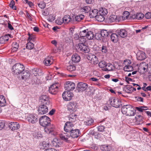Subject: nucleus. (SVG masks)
I'll list each match as a JSON object with an SVG mask.
<instances>
[{
	"label": "nucleus",
	"mask_w": 151,
	"mask_h": 151,
	"mask_svg": "<svg viewBox=\"0 0 151 151\" xmlns=\"http://www.w3.org/2000/svg\"><path fill=\"white\" fill-rule=\"evenodd\" d=\"M84 18V16L82 14L76 16L74 18H72V19H74V22L73 23H75V22H79L83 19Z\"/></svg>",
	"instance_id": "31"
},
{
	"label": "nucleus",
	"mask_w": 151,
	"mask_h": 151,
	"mask_svg": "<svg viewBox=\"0 0 151 151\" xmlns=\"http://www.w3.org/2000/svg\"><path fill=\"white\" fill-rule=\"evenodd\" d=\"M79 47L80 50L85 53H88L89 51L88 47L84 44L80 43L79 44Z\"/></svg>",
	"instance_id": "16"
},
{
	"label": "nucleus",
	"mask_w": 151,
	"mask_h": 151,
	"mask_svg": "<svg viewBox=\"0 0 151 151\" xmlns=\"http://www.w3.org/2000/svg\"><path fill=\"white\" fill-rule=\"evenodd\" d=\"M76 104L74 102L70 103L68 106V109L69 111H75L76 106Z\"/></svg>",
	"instance_id": "25"
},
{
	"label": "nucleus",
	"mask_w": 151,
	"mask_h": 151,
	"mask_svg": "<svg viewBox=\"0 0 151 151\" xmlns=\"http://www.w3.org/2000/svg\"><path fill=\"white\" fill-rule=\"evenodd\" d=\"M25 68L24 65L20 63L15 64L12 67V73L14 75H18L22 73Z\"/></svg>",
	"instance_id": "2"
},
{
	"label": "nucleus",
	"mask_w": 151,
	"mask_h": 151,
	"mask_svg": "<svg viewBox=\"0 0 151 151\" xmlns=\"http://www.w3.org/2000/svg\"><path fill=\"white\" fill-rule=\"evenodd\" d=\"M131 63L130 60H126L124 61V64L125 66L129 65L131 64Z\"/></svg>",
	"instance_id": "55"
},
{
	"label": "nucleus",
	"mask_w": 151,
	"mask_h": 151,
	"mask_svg": "<svg viewBox=\"0 0 151 151\" xmlns=\"http://www.w3.org/2000/svg\"><path fill=\"white\" fill-rule=\"evenodd\" d=\"M79 35L81 37H85L88 40L93 39L94 36L93 32L88 31V29L80 31Z\"/></svg>",
	"instance_id": "3"
},
{
	"label": "nucleus",
	"mask_w": 151,
	"mask_h": 151,
	"mask_svg": "<svg viewBox=\"0 0 151 151\" xmlns=\"http://www.w3.org/2000/svg\"><path fill=\"white\" fill-rule=\"evenodd\" d=\"M6 104V101L3 95H0V106H4Z\"/></svg>",
	"instance_id": "32"
},
{
	"label": "nucleus",
	"mask_w": 151,
	"mask_h": 151,
	"mask_svg": "<svg viewBox=\"0 0 151 151\" xmlns=\"http://www.w3.org/2000/svg\"><path fill=\"white\" fill-rule=\"evenodd\" d=\"M84 123L85 124L86 126H91L94 123V120L91 118L88 119L85 121Z\"/></svg>",
	"instance_id": "37"
},
{
	"label": "nucleus",
	"mask_w": 151,
	"mask_h": 151,
	"mask_svg": "<svg viewBox=\"0 0 151 151\" xmlns=\"http://www.w3.org/2000/svg\"><path fill=\"white\" fill-rule=\"evenodd\" d=\"M44 151H57V150L54 148H49L46 149Z\"/></svg>",
	"instance_id": "64"
},
{
	"label": "nucleus",
	"mask_w": 151,
	"mask_h": 151,
	"mask_svg": "<svg viewBox=\"0 0 151 151\" xmlns=\"http://www.w3.org/2000/svg\"><path fill=\"white\" fill-rule=\"evenodd\" d=\"M76 115L74 114L70 115L69 120L72 122H74L76 120Z\"/></svg>",
	"instance_id": "47"
},
{
	"label": "nucleus",
	"mask_w": 151,
	"mask_h": 151,
	"mask_svg": "<svg viewBox=\"0 0 151 151\" xmlns=\"http://www.w3.org/2000/svg\"><path fill=\"white\" fill-rule=\"evenodd\" d=\"M91 10V8L89 6H85L83 8V12L85 13H88Z\"/></svg>",
	"instance_id": "52"
},
{
	"label": "nucleus",
	"mask_w": 151,
	"mask_h": 151,
	"mask_svg": "<svg viewBox=\"0 0 151 151\" xmlns=\"http://www.w3.org/2000/svg\"><path fill=\"white\" fill-rule=\"evenodd\" d=\"M101 50L103 54H105L106 53L107 51L106 46L103 45L101 47Z\"/></svg>",
	"instance_id": "49"
},
{
	"label": "nucleus",
	"mask_w": 151,
	"mask_h": 151,
	"mask_svg": "<svg viewBox=\"0 0 151 151\" xmlns=\"http://www.w3.org/2000/svg\"><path fill=\"white\" fill-rule=\"evenodd\" d=\"M119 16H117L116 15H111L109 17V20L110 22H119L120 19H119Z\"/></svg>",
	"instance_id": "20"
},
{
	"label": "nucleus",
	"mask_w": 151,
	"mask_h": 151,
	"mask_svg": "<svg viewBox=\"0 0 151 151\" xmlns=\"http://www.w3.org/2000/svg\"><path fill=\"white\" fill-rule=\"evenodd\" d=\"M18 47V44L17 42H14L13 43L12 45V51L14 52L16 51Z\"/></svg>",
	"instance_id": "39"
},
{
	"label": "nucleus",
	"mask_w": 151,
	"mask_h": 151,
	"mask_svg": "<svg viewBox=\"0 0 151 151\" xmlns=\"http://www.w3.org/2000/svg\"><path fill=\"white\" fill-rule=\"evenodd\" d=\"M66 68L68 70L72 71L75 70L76 67L73 64L68 63L66 65Z\"/></svg>",
	"instance_id": "29"
},
{
	"label": "nucleus",
	"mask_w": 151,
	"mask_h": 151,
	"mask_svg": "<svg viewBox=\"0 0 151 151\" xmlns=\"http://www.w3.org/2000/svg\"><path fill=\"white\" fill-rule=\"evenodd\" d=\"M100 34L101 36L104 37H106L108 36L109 33L106 30L103 29L101 30Z\"/></svg>",
	"instance_id": "42"
},
{
	"label": "nucleus",
	"mask_w": 151,
	"mask_h": 151,
	"mask_svg": "<svg viewBox=\"0 0 151 151\" xmlns=\"http://www.w3.org/2000/svg\"><path fill=\"white\" fill-rule=\"evenodd\" d=\"M88 87L87 84L83 82L79 83L77 85V90L78 92H83Z\"/></svg>",
	"instance_id": "8"
},
{
	"label": "nucleus",
	"mask_w": 151,
	"mask_h": 151,
	"mask_svg": "<svg viewBox=\"0 0 151 151\" xmlns=\"http://www.w3.org/2000/svg\"><path fill=\"white\" fill-rule=\"evenodd\" d=\"M111 40L114 42H116L118 40V36L116 33H113L111 35Z\"/></svg>",
	"instance_id": "34"
},
{
	"label": "nucleus",
	"mask_w": 151,
	"mask_h": 151,
	"mask_svg": "<svg viewBox=\"0 0 151 151\" xmlns=\"http://www.w3.org/2000/svg\"><path fill=\"white\" fill-rule=\"evenodd\" d=\"M147 68L148 66L146 65L140 66L138 68V71L141 74H144L146 72H148Z\"/></svg>",
	"instance_id": "26"
},
{
	"label": "nucleus",
	"mask_w": 151,
	"mask_h": 151,
	"mask_svg": "<svg viewBox=\"0 0 151 151\" xmlns=\"http://www.w3.org/2000/svg\"><path fill=\"white\" fill-rule=\"evenodd\" d=\"M145 17L146 19H149L151 17V13L150 12H147L145 15Z\"/></svg>",
	"instance_id": "59"
},
{
	"label": "nucleus",
	"mask_w": 151,
	"mask_h": 151,
	"mask_svg": "<svg viewBox=\"0 0 151 151\" xmlns=\"http://www.w3.org/2000/svg\"><path fill=\"white\" fill-rule=\"evenodd\" d=\"M10 129L12 131L17 130L20 128L19 124L17 122H12L9 124Z\"/></svg>",
	"instance_id": "12"
},
{
	"label": "nucleus",
	"mask_w": 151,
	"mask_h": 151,
	"mask_svg": "<svg viewBox=\"0 0 151 151\" xmlns=\"http://www.w3.org/2000/svg\"><path fill=\"white\" fill-rule=\"evenodd\" d=\"M98 12L99 14H101L104 16L107 14L108 13L107 10L104 8H101Z\"/></svg>",
	"instance_id": "35"
},
{
	"label": "nucleus",
	"mask_w": 151,
	"mask_h": 151,
	"mask_svg": "<svg viewBox=\"0 0 151 151\" xmlns=\"http://www.w3.org/2000/svg\"><path fill=\"white\" fill-rule=\"evenodd\" d=\"M142 89L145 91H151V86H147L146 88H145L144 87H142Z\"/></svg>",
	"instance_id": "61"
},
{
	"label": "nucleus",
	"mask_w": 151,
	"mask_h": 151,
	"mask_svg": "<svg viewBox=\"0 0 151 151\" xmlns=\"http://www.w3.org/2000/svg\"><path fill=\"white\" fill-rule=\"evenodd\" d=\"M91 63L94 64H96L98 63V60L97 57L94 55L91 61Z\"/></svg>",
	"instance_id": "45"
},
{
	"label": "nucleus",
	"mask_w": 151,
	"mask_h": 151,
	"mask_svg": "<svg viewBox=\"0 0 151 151\" xmlns=\"http://www.w3.org/2000/svg\"><path fill=\"white\" fill-rule=\"evenodd\" d=\"M59 84L55 83L52 84L49 88V92L52 94H55L58 90V86Z\"/></svg>",
	"instance_id": "9"
},
{
	"label": "nucleus",
	"mask_w": 151,
	"mask_h": 151,
	"mask_svg": "<svg viewBox=\"0 0 151 151\" xmlns=\"http://www.w3.org/2000/svg\"><path fill=\"white\" fill-rule=\"evenodd\" d=\"M62 19L63 21V23H68L69 22L73 23L74 21V19L71 18L69 15H65Z\"/></svg>",
	"instance_id": "15"
},
{
	"label": "nucleus",
	"mask_w": 151,
	"mask_h": 151,
	"mask_svg": "<svg viewBox=\"0 0 151 151\" xmlns=\"http://www.w3.org/2000/svg\"><path fill=\"white\" fill-rule=\"evenodd\" d=\"M70 133L69 135H70V136L73 138L78 137L80 134L79 130L78 129H73Z\"/></svg>",
	"instance_id": "14"
},
{
	"label": "nucleus",
	"mask_w": 151,
	"mask_h": 151,
	"mask_svg": "<svg viewBox=\"0 0 151 151\" xmlns=\"http://www.w3.org/2000/svg\"><path fill=\"white\" fill-rule=\"evenodd\" d=\"M9 37L11 38L12 37H11V35L9 34L2 36L0 37V42L1 43H4L5 42L9 40Z\"/></svg>",
	"instance_id": "23"
},
{
	"label": "nucleus",
	"mask_w": 151,
	"mask_h": 151,
	"mask_svg": "<svg viewBox=\"0 0 151 151\" xmlns=\"http://www.w3.org/2000/svg\"><path fill=\"white\" fill-rule=\"evenodd\" d=\"M75 85L73 82L68 81L64 84V88L66 90L68 91L73 90L75 88Z\"/></svg>",
	"instance_id": "7"
},
{
	"label": "nucleus",
	"mask_w": 151,
	"mask_h": 151,
	"mask_svg": "<svg viewBox=\"0 0 151 151\" xmlns=\"http://www.w3.org/2000/svg\"><path fill=\"white\" fill-rule=\"evenodd\" d=\"M98 14H99L98 10L97 9H94L93 10L89 13V16L91 18H95Z\"/></svg>",
	"instance_id": "30"
},
{
	"label": "nucleus",
	"mask_w": 151,
	"mask_h": 151,
	"mask_svg": "<svg viewBox=\"0 0 151 151\" xmlns=\"http://www.w3.org/2000/svg\"><path fill=\"white\" fill-rule=\"evenodd\" d=\"M38 5L40 8L42 9L45 8V4L43 1H42L38 3Z\"/></svg>",
	"instance_id": "48"
},
{
	"label": "nucleus",
	"mask_w": 151,
	"mask_h": 151,
	"mask_svg": "<svg viewBox=\"0 0 151 151\" xmlns=\"http://www.w3.org/2000/svg\"><path fill=\"white\" fill-rule=\"evenodd\" d=\"M143 106L136 107V109L137 110L141 112H142L143 111Z\"/></svg>",
	"instance_id": "63"
},
{
	"label": "nucleus",
	"mask_w": 151,
	"mask_h": 151,
	"mask_svg": "<svg viewBox=\"0 0 151 151\" xmlns=\"http://www.w3.org/2000/svg\"><path fill=\"white\" fill-rule=\"evenodd\" d=\"M22 80L26 81L29 79L30 77V73L28 70L24 71L22 73Z\"/></svg>",
	"instance_id": "19"
},
{
	"label": "nucleus",
	"mask_w": 151,
	"mask_h": 151,
	"mask_svg": "<svg viewBox=\"0 0 151 151\" xmlns=\"http://www.w3.org/2000/svg\"><path fill=\"white\" fill-rule=\"evenodd\" d=\"M34 44L31 42L28 41L26 47L27 49L29 50H31L34 47Z\"/></svg>",
	"instance_id": "41"
},
{
	"label": "nucleus",
	"mask_w": 151,
	"mask_h": 151,
	"mask_svg": "<svg viewBox=\"0 0 151 151\" xmlns=\"http://www.w3.org/2000/svg\"><path fill=\"white\" fill-rule=\"evenodd\" d=\"M60 139L65 141H67L70 137L69 134L68 133H63L59 134Z\"/></svg>",
	"instance_id": "21"
},
{
	"label": "nucleus",
	"mask_w": 151,
	"mask_h": 151,
	"mask_svg": "<svg viewBox=\"0 0 151 151\" xmlns=\"http://www.w3.org/2000/svg\"><path fill=\"white\" fill-rule=\"evenodd\" d=\"M129 12L126 11L124 12L122 16H119V19H120V21L122 20H123L126 19H127L128 18L129 15Z\"/></svg>",
	"instance_id": "28"
},
{
	"label": "nucleus",
	"mask_w": 151,
	"mask_h": 151,
	"mask_svg": "<svg viewBox=\"0 0 151 151\" xmlns=\"http://www.w3.org/2000/svg\"><path fill=\"white\" fill-rule=\"evenodd\" d=\"M124 70L126 71H131L133 70V68L130 65L125 66L124 67Z\"/></svg>",
	"instance_id": "43"
},
{
	"label": "nucleus",
	"mask_w": 151,
	"mask_h": 151,
	"mask_svg": "<svg viewBox=\"0 0 151 151\" xmlns=\"http://www.w3.org/2000/svg\"><path fill=\"white\" fill-rule=\"evenodd\" d=\"M144 15L141 13H137L136 15H134L133 16L134 18H135L137 19H141L144 17Z\"/></svg>",
	"instance_id": "40"
},
{
	"label": "nucleus",
	"mask_w": 151,
	"mask_h": 151,
	"mask_svg": "<svg viewBox=\"0 0 151 151\" xmlns=\"http://www.w3.org/2000/svg\"><path fill=\"white\" fill-rule=\"evenodd\" d=\"M15 5V2L14 0H12L10 4H9V6L12 9L16 10V7L14 6Z\"/></svg>",
	"instance_id": "50"
},
{
	"label": "nucleus",
	"mask_w": 151,
	"mask_h": 151,
	"mask_svg": "<svg viewBox=\"0 0 151 151\" xmlns=\"http://www.w3.org/2000/svg\"><path fill=\"white\" fill-rule=\"evenodd\" d=\"M62 97L65 101H70L72 98L73 94L70 91H65L62 94Z\"/></svg>",
	"instance_id": "10"
},
{
	"label": "nucleus",
	"mask_w": 151,
	"mask_h": 151,
	"mask_svg": "<svg viewBox=\"0 0 151 151\" xmlns=\"http://www.w3.org/2000/svg\"><path fill=\"white\" fill-rule=\"evenodd\" d=\"M73 38L75 40H79L80 37H79V35L77 34H75L74 35Z\"/></svg>",
	"instance_id": "62"
},
{
	"label": "nucleus",
	"mask_w": 151,
	"mask_h": 151,
	"mask_svg": "<svg viewBox=\"0 0 151 151\" xmlns=\"http://www.w3.org/2000/svg\"><path fill=\"white\" fill-rule=\"evenodd\" d=\"M45 131L47 133H50L53 130V129L52 127H46L45 128Z\"/></svg>",
	"instance_id": "51"
},
{
	"label": "nucleus",
	"mask_w": 151,
	"mask_h": 151,
	"mask_svg": "<svg viewBox=\"0 0 151 151\" xmlns=\"http://www.w3.org/2000/svg\"><path fill=\"white\" fill-rule=\"evenodd\" d=\"M116 32L117 35L122 38L125 37L127 35V32L124 29H121L119 30H118L116 31Z\"/></svg>",
	"instance_id": "18"
},
{
	"label": "nucleus",
	"mask_w": 151,
	"mask_h": 151,
	"mask_svg": "<svg viewBox=\"0 0 151 151\" xmlns=\"http://www.w3.org/2000/svg\"><path fill=\"white\" fill-rule=\"evenodd\" d=\"M55 22L58 25H61L63 23V20L62 19H57L55 21Z\"/></svg>",
	"instance_id": "56"
},
{
	"label": "nucleus",
	"mask_w": 151,
	"mask_h": 151,
	"mask_svg": "<svg viewBox=\"0 0 151 151\" xmlns=\"http://www.w3.org/2000/svg\"><path fill=\"white\" fill-rule=\"evenodd\" d=\"M27 119L29 122L35 123L37 121V116L33 114H29L27 117Z\"/></svg>",
	"instance_id": "13"
},
{
	"label": "nucleus",
	"mask_w": 151,
	"mask_h": 151,
	"mask_svg": "<svg viewBox=\"0 0 151 151\" xmlns=\"http://www.w3.org/2000/svg\"><path fill=\"white\" fill-rule=\"evenodd\" d=\"M114 67L112 64L108 63L106 64L105 68H104L105 71H111L113 70Z\"/></svg>",
	"instance_id": "33"
},
{
	"label": "nucleus",
	"mask_w": 151,
	"mask_h": 151,
	"mask_svg": "<svg viewBox=\"0 0 151 151\" xmlns=\"http://www.w3.org/2000/svg\"><path fill=\"white\" fill-rule=\"evenodd\" d=\"M94 55L91 53L89 54L86 56L88 60L91 61Z\"/></svg>",
	"instance_id": "54"
},
{
	"label": "nucleus",
	"mask_w": 151,
	"mask_h": 151,
	"mask_svg": "<svg viewBox=\"0 0 151 151\" xmlns=\"http://www.w3.org/2000/svg\"><path fill=\"white\" fill-rule=\"evenodd\" d=\"M35 37L32 35L30 36H29L28 39V41L30 42L31 40L34 41V40Z\"/></svg>",
	"instance_id": "60"
},
{
	"label": "nucleus",
	"mask_w": 151,
	"mask_h": 151,
	"mask_svg": "<svg viewBox=\"0 0 151 151\" xmlns=\"http://www.w3.org/2000/svg\"><path fill=\"white\" fill-rule=\"evenodd\" d=\"M5 126V122H0V130L4 128Z\"/></svg>",
	"instance_id": "58"
},
{
	"label": "nucleus",
	"mask_w": 151,
	"mask_h": 151,
	"mask_svg": "<svg viewBox=\"0 0 151 151\" xmlns=\"http://www.w3.org/2000/svg\"><path fill=\"white\" fill-rule=\"evenodd\" d=\"M51 104H43L40 106L38 108V112L39 114H43L47 113L48 111V108L50 107Z\"/></svg>",
	"instance_id": "4"
},
{
	"label": "nucleus",
	"mask_w": 151,
	"mask_h": 151,
	"mask_svg": "<svg viewBox=\"0 0 151 151\" xmlns=\"http://www.w3.org/2000/svg\"><path fill=\"white\" fill-rule=\"evenodd\" d=\"M73 126L72 124L70 122H66L64 126V131L67 133H70L73 129L72 128Z\"/></svg>",
	"instance_id": "11"
},
{
	"label": "nucleus",
	"mask_w": 151,
	"mask_h": 151,
	"mask_svg": "<svg viewBox=\"0 0 151 151\" xmlns=\"http://www.w3.org/2000/svg\"><path fill=\"white\" fill-rule=\"evenodd\" d=\"M121 111L123 114L128 116H133L135 114L134 108L130 105L124 106L122 108Z\"/></svg>",
	"instance_id": "1"
},
{
	"label": "nucleus",
	"mask_w": 151,
	"mask_h": 151,
	"mask_svg": "<svg viewBox=\"0 0 151 151\" xmlns=\"http://www.w3.org/2000/svg\"><path fill=\"white\" fill-rule=\"evenodd\" d=\"M52 144L53 147H58L61 145V143L59 139L55 138L52 141Z\"/></svg>",
	"instance_id": "17"
},
{
	"label": "nucleus",
	"mask_w": 151,
	"mask_h": 151,
	"mask_svg": "<svg viewBox=\"0 0 151 151\" xmlns=\"http://www.w3.org/2000/svg\"><path fill=\"white\" fill-rule=\"evenodd\" d=\"M41 102L43 104H51L50 102L49 99L47 96L46 95H42L40 97Z\"/></svg>",
	"instance_id": "22"
},
{
	"label": "nucleus",
	"mask_w": 151,
	"mask_h": 151,
	"mask_svg": "<svg viewBox=\"0 0 151 151\" xmlns=\"http://www.w3.org/2000/svg\"><path fill=\"white\" fill-rule=\"evenodd\" d=\"M39 122L41 126L45 127L50 124V119L48 117L43 116L40 118Z\"/></svg>",
	"instance_id": "5"
},
{
	"label": "nucleus",
	"mask_w": 151,
	"mask_h": 151,
	"mask_svg": "<svg viewBox=\"0 0 151 151\" xmlns=\"http://www.w3.org/2000/svg\"><path fill=\"white\" fill-rule=\"evenodd\" d=\"M98 65L100 68H104H104H105L106 63L104 61H102L100 62Z\"/></svg>",
	"instance_id": "46"
},
{
	"label": "nucleus",
	"mask_w": 151,
	"mask_h": 151,
	"mask_svg": "<svg viewBox=\"0 0 151 151\" xmlns=\"http://www.w3.org/2000/svg\"><path fill=\"white\" fill-rule=\"evenodd\" d=\"M80 56L77 54H75L72 56L71 59L72 62L74 63H78L80 60Z\"/></svg>",
	"instance_id": "27"
},
{
	"label": "nucleus",
	"mask_w": 151,
	"mask_h": 151,
	"mask_svg": "<svg viewBox=\"0 0 151 151\" xmlns=\"http://www.w3.org/2000/svg\"><path fill=\"white\" fill-rule=\"evenodd\" d=\"M137 58L138 60H142L145 59L146 58L145 53L142 51L138 52L137 54Z\"/></svg>",
	"instance_id": "24"
},
{
	"label": "nucleus",
	"mask_w": 151,
	"mask_h": 151,
	"mask_svg": "<svg viewBox=\"0 0 151 151\" xmlns=\"http://www.w3.org/2000/svg\"><path fill=\"white\" fill-rule=\"evenodd\" d=\"M85 37H82L80 36V38L79 40L80 42H81V43L84 44L83 43L86 42V40Z\"/></svg>",
	"instance_id": "57"
},
{
	"label": "nucleus",
	"mask_w": 151,
	"mask_h": 151,
	"mask_svg": "<svg viewBox=\"0 0 151 151\" xmlns=\"http://www.w3.org/2000/svg\"><path fill=\"white\" fill-rule=\"evenodd\" d=\"M43 62L44 64L47 66L50 65L52 63V62L48 58L45 59Z\"/></svg>",
	"instance_id": "44"
},
{
	"label": "nucleus",
	"mask_w": 151,
	"mask_h": 151,
	"mask_svg": "<svg viewBox=\"0 0 151 151\" xmlns=\"http://www.w3.org/2000/svg\"><path fill=\"white\" fill-rule=\"evenodd\" d=\"M131 86H125L124 88V90L125 92L128 93H131L132 92V91L131 89Z\"/></svg>",
	"instance_id": "38"
},
{
	"label": "nucleus",
	"mask_w": 151,
	"mask_h": 151,
	"mask_svg": "<svg viewBox=\"0 0 151 151\" xmlns=\"http://www.w3.org/2000/svg\"><path fill=\"white\" fill-rule=\"evenodd\" d=\"M95 18L99 22H102L105 19L104 16L101 14H98L95 17Z\"/></svg>",
	"instance_id": "36"
},
{
	"label": "nucleus",
	"mask_w": 151,
	"mask_h": 151,
	"mask_svg": "<svg viewBox=\"0 0 151 151\" xmlns=\"http://www.w3.org/2000/svg\"><path fill=\"white\" fill-rule=\"evenodd\" d=\"M104 127L101 125L97 127L98 131L100 132H103L104 131Z\"/></svg>",
	"instance_id": "53"
},
{
	"label": "nucleus",
	"mask_w": 151,
	"mask_h": 151,
	"mask_svg": "<svg viewBox=\"0 0 151 151\" xmlns=\"http://www.w3.org/2000/svg\"><path fill=\"white\" fill-rule=\"evenodd\" d=\"M110 104L114 107H119L122 105L121 101L117 98H113L109 100Z\"/></svg>",
	"instance_id": "6"
}]
</instances>
